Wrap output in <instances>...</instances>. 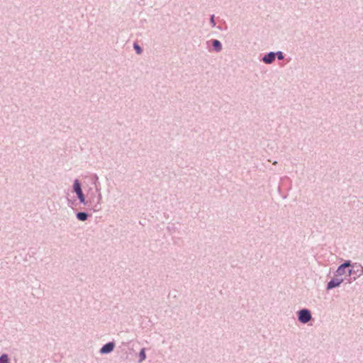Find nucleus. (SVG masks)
I'll list each match as a JSON object with an SVG mask.
<instances>
[{"mask_svg":"<svg viewBox=\"0 0 363 363\" xmlns=\"http://www.w3.org/2000/svg\"><path fill=\"white\" fill-rule=\"evenodd\" d=\"M311 318V315L310 312L306 309H303L300 311L298 320L303 323H308Z\"/></svg>","mask_w":363,"mask_h":363,"instance_id":"nucleus-1","label":"nucleus"},{"mask_svg":"<svg viewBox=\"0 0 363 363\" xmlns=\"http://www.w3.org/2000/svg\"><path fill=\"white\" fill-rule=\"evenodd\" d=\"M74 189L77 193L79 199L82 203L84 202V196L81 189L80 184L78 180H76L74 184Z\"/></svg>","mask_w":363,"mask_h":363,"instance_id":"nucleus-2","label":"nucleus"},{"mask_svg":"<svg viewBox=\"0 0 363 363\" xmlns=\"http://www.w3.org/2000/svg\"><path fill=\"white\" fill-rule=\"evenodd\" d=\"M343 281V279L342 278H336L335 279L331 280L328 284V289H331L336 286H338Z\"/></svg>","mask_w":363,"mask_h":363,"instance_id":"nucleus-3","label":"nucleus"},{"mask_svg":"<svg viewBox=\"0 0 363 363\" xmlns=\"http://www.w3.org/2000/svg\"><path fill=\"white\" fill-rule=\"evenodd\" d=\"M350 262H345L344 264H342V265H340L337 272H336V276H342L343 274H345L346 273L345 270L346 269L350 267Z\"/></svg>","mask_w":363,"mask_h":363,"instance_id":"nucleus-4","label":"nucleus"},{"mask_svg":"<svg viewBox=\"0 0 363 363\" xmlns=\"http://www.w3.org/2000/svg\"><path fill=\"white\" fill-rule=\"evenodd\" d=\"M113 348L114 344L113 342H108L102 347L100 352L102 354L108 353L113 351Z\"/></svg>","mask_w":363,"mask_h":363,"instance_id":"nucleus-5","label":"nucleus"},{"mask_svg":"<svg viewBox=\"0 0 363 363\" xmlns=\"http://www.w3.org/2000/svg\"><path fill=\"white\" fill-rule=\"evenodd\" d=\"M274 59H275V53L270 52L264 57L263 61L265 63H271L274 60Z\"/></svg>","mask_w":363,"mask_h":363,"instance_id":"nucleus-6","label":"nucleus"},{"mask_svg":"<svg viewBox=\"0 0 363 363\" xmlns=\"http://www.w3.org/2000/svg\"><path fill=\"white\" fill-rule=\"evenodd\" d=\"M213 46L215 48V49L217 50V51H220L221 50V43H220L219 40H214L213 41Z\"/></svg>","mask_w":363,"mask_h":363,"instance_id":"nucleus-7","label":"nucleus"},{"mask_svg":"<svg viewBox=\"0 0 363 363\" xmlns=\"http://www.w3.org/2000/svg\"><path fill=\"white\" fill-rule=\"evenodd\" d=\"M77 217L80 220H85L87 218V214L86 213L80 212L77 214Z\"/></svg>","mask_w":363,"mask_h":363,"instance_id":"nucleus-8","label":"nucleus"},{"mask_svg":"<svg viewBox=\"0 0 363 363\" xmlns=\"http://www.w3.org/2000/svg\"><path fill=\"white\" fill-rule=\"evenodd\" d=\"M140 362L143 361L146 358L145 349H142L140 352Z\"/></svg>","mask_w":363,"mask_h":363,"instance_id":"nucleus-9","label":"nucleus"},{"mask_svg":"<svg viewBox=\"0 0 363 363\" xmlns=\"http://www.w3.org/2000/svg\"><path fill=\"white\" fill-rule=\"evenodd\" d=\"M0 363H9L7 355L4 354L0 357Z\"/></svg>","mask_w":363,"mask_h":363,"instance_id":"nucleus-10","label":"nucleus"},{"mask_svg":"<svg viewBox=\"0 0 363 363\" xmlns=\"http://www.w3.org/2000/svg\"><path fill=\"white\" fill-rule=\"evenodd\" d=\"M134 48L136 50V52L138 54H140L142 52V50L138 44H134Z\"/></svg>","mask_w":363,"mask_h":363,"instance_id":"nucleus-11","label":"nucleus"},{"mask_svg":"<svg viewBox=\"0 0 363 363\" xmlns=\"http://www.w3.org/2000/svg\"><path fill=\"white\" fill-rule=\"evenodd\" d=\"M277 57H278L279 60H282L284 58L282 52H279L277 53Z\"/></svg>","mask_w":363,"mask_h":363,"instance_id":"nucleus-12","label":"nucleus"},{"mask_svg":"<svg viewBox=\"0 0 363 363\" xmlns=\"http://www.w3.org/2000/svg\"><path fill=\"white\" fill-rule=\"evenodd\" d=\"M211 23H213V26H215V23H214V16H212L211 18Z\"/></svg>","mask_w":363,"mask_h":363,"instance_id":"nucleus-13","label":"nucleus"},{"mask_svg":"<svg viewBox=\"0 0 363 363\" xmlns=\"http://www.w3.org/2000/svg\"><path fill=\"white\" fill-rule=\"evenodd\" d=\"M348 274H351V270H349Z\"/></svg>","mask_w":363,"mask_h":363,"instance_id":"nucleus-14","label":"nucleus"}]
</instances>
